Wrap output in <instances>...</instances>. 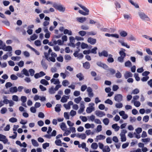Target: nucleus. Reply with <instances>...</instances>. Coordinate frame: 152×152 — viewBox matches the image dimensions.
<instances>
[{"instance_id":"f257e3e1","label":"nucleus","mask_w":152,"mask_h":152,"mask_svg":"<svg viewBox=\"0 0 152 152\" xmlns=\"http://www.w3.org/2000/svg\"><path fill=\"white\" fill-rule=\"evenodd\" d=\"M53 7L56 9L61 12H64L65 10V8L61 4H58L56 3L53 4Z\"/></svg>"},{"instance_id":"f03ea898","label":"nucleus","mask_w":152,"mask_h":152,"mask_svg":"<svg viewBox=\"0 0 152 152\" xmlns=\"http://www.w3.org/2000/svg\"><path fill=\"white\" fill-rule=\"evenodd\" d=\"M138 15L140 18L142 20L149 21V18L144 12H139L138 13Z\"/></svg>"},{"instance_id":"7ed1b4c3","label":"nucleus","mask_w":152,"mask_h":152,"mask_svg":"<svg viewBox=\"0 0 152 152\" xmlns=\"http://www.w3.org/2000/svg\"><path fill=\"white\" fill-rule=\"evenodd\" d=\"M96 64L102 68L106 70L108 69V66L106 64L102 63L101 61L97 62Z\"/></svg>"},{"instance_id":"20e7f679","label":"nucleus","mask_w":152,"mask_h":152,"mask_svg":"<svg viewBox=\"0 0 152 152\" xmlns=\"http://www.w3.org/2000/svg\"><path fill=\"white\" fill-rule=\"evenodd\" d=\"M114 99L115 101L120 102L122 100L123 96L121 94H117L115 96Z\"/></svg>"},{"instance_id":"39448f33","label":"nucleus","mask_w":152,"mask_h":152,"mask_svg":"<svg viewBox=\"0 0 152 152\" xmlns=\"http://www.w3.org/2000/svg\"><path fill=\"white\" fill-rule=\"evenodd\" d=\"M2 49L4 51H12V48L11 46H6L5 44H4L2 46Z\"/></svg>"},{"instance_id":"423d86ee","label":"nucleus","mask_w":152,"mask_h":152,"mask_svg":"<svg viewBox=\"0 0 152 152\" xmlns=\"http://www.w3.org/2000/svg\"><path fill=\"white\" fill-rule=\"evenodd\" d=\"M95 113L97 116L100 117H102L103 116L105 115V114L104 112L99 110H96L95 112Z\"/></svg>"},{"instance_id":"0eeeda50","label":"nucleus","mask_w":152,"mask_h":152,"mask_svg":"<svg viewBox=\"0 0 152 152\" xmlns=\"http://www.w3.org/2000/svg\"><path fill=\"white\" fill-rule=\"evenodd\" d=\"M99 57L104 56L105 57H107L108 56V52L105 50L102 51L101 52H99Z\"/></svg>"},{"instance_id":"6e6552de","label":"nucleus","mask_w":152,"mask_h":152,"mask_svg":"<svg viewBox=\"0 0 152 152\" xmlns=\"http://www.w3.org/2000/svg\"><path fill=\"white\" fill-rule=\"evenodd\" d=\"M45 59L43 58L41 61V64L43 68L45 69H46L48 67V65L45 62Z\"/></svg>"},{"instance_id":"1a4fd4ad","label":"nucleus","mask_w":152,"mask_h":152,"mask_svg":"<svg viewBox=\"0 0 152 152\" xmlns=\"http://www.w3.org/2000/svg\"><path fill=\"white\" fill-rule=\"evenodd\" d=\"M127 39L129 41H136L137 39L136 37L133 34H131L129 35L127 38Z\"/></svg>"},{"instance_id":"9d476101","label":"nucleus","mask_w":152,"mask_h":152,"mask_svg":"<svg viewBox=\"0 0 152 152\" xmlns=\"http://www.w3.org/2000/svg\"><path fill=\"white\" fill-rule=\"evenodd\" d=\"M133 74L130 72L126 71L124 74V77L126 79L129 77H132Z\"/></svg>"},{"instance_id":"9b49d317","label":"nucleus","mask_w":152,"mask_h":152,"mask_svg":"<svg viewBox=\"0 0 152 152\" xmlns=\"http://www.w3.org/2000/svg\"><path fill=\"white\" fill-rule=\"evenodd\" d=\"M121 50L119 52V53L120 54V56L125 58L126 56V53H125L126 50L124 48H121Z\"/></svg>"},{"instance_id":"f8f14e48","label":"nucleus","mask_w":152,"mask_h":152,"mask_svg":"<svg viewBox=\"0 0 152 152\" xmlns=\"http://www.w3.org/2000/svg\"><path fill=\"white\" fill-rule=\"evenodd\" d=\"M88 42L90 43L91 45H94L95 44L96 42V39H93L91 37H89L88 39Z\"/></svg>"},{"instance_id":"ddd939ff","label":"nucleus","mask_w":152,"mask_h":152,"mask_svg":"<svg viewBox=\"0 0 152 152\" xmlns=\"http://www.w3.org/2000/svg\"><path fill=\"white\" fill-rule=\"evenodd\" d=\"M119 32L120 36L123 37H126L128 34L124 30H119Z\"/></svg>"},{"instance_id":"4468645a","label":"nucleus","mask_w":152,"mask_h":152,"mask_svg":"<svg viewBox=\"0 0 152 152\" xmlns=\"http://www.w3.org/2000/svg\"><path fill=\"white\" fill-rule=\"evenodd\" d=\"M76 77L78 78L79 81H81L84 79V77L81 73H79L77 74Z\"/></svg>"},{"instance_id":"2eb2a0df","label":"nucleus","mask_w":152,"mask_h":152,"mask_svg":"<svg viewBox=\"0 0 152 152\" xmlns=\"http://www.w3.org/2000/svg\"><path fill=\"white\" fill-rule=\"evenodd\" d=\"M90 63L88 61H86L83 63V66L86 69H88L90 67Z\"/></svg>"},{"instance_id":"dca6fc26","label":"nucleus","mask_w":152,"mask_h":152,"mask_svg":"<svg viewBox=\"0 0 152 152\" xmlns=\"http://www.w3.org/2000/svg\"><path fill=\"white\" fill-rule=\"evenodd\" d=\"M105 138V136L100 134L96 136V139H95V141L98 142V140H104Z\"/></svg>"},{"instance_id":"f3484780","label":"nucleus","mask_w":152,"mask_h":152,"mask_svg":"<svg viewBox=\"0 0 152 152\" xmlns=\"http://www.w3.org/2000/svg\"><path fill=\"white\" fill-rule=\"evenodd\" d=\"M10 92L12 94L14 93H16L18 91V89L17 87L15 86L11 87L10 89Z\"/></svg>"},{"instance_id":"a211bd4d","label":"nucleus","mask_w":152,"mask_h":152,"mask_svg":"<svg viewBox=\"0 0 152 152\" xmlns=\"http://www.w3.org/2000/svg\"><path fill=\"white\" fill-rule=\"evenodd\" d=\"M86 18L85 17H78L77 18V20L80 23H83L86 20Z\"/></svg>"},{"instance_id":"6ab92c4d","label":"nucleus","mask_w":152,"mask_h":152,"mask_svg":"<svg viewBox=\"0 0 152 152\" xmlns=\"http://www.w3.org/2000/svg\"><path fill=\"white\" fill-rule=\"evenodd\" d=\"M50 81L51 83H53L54 84H59L60 83V82L58 79H56L55 78H53Z\"/></svg>"},{"instance_id":"aec40b11","label":"nucleus","mask_w":152,"mask_h":152,"mask_svg":"<svg viewBox=\"0 0 152 152\" xmlns=\"http://www.w3.org/2000/svg\"><path fill=\"white\" fill-rule=\"evenodd\" d=\"M112 128L115 129V131H118L120 129V127L118 126L117 124H115L112 125Z\"/></svg>"},{"instance_id":"412c9836","label":"nucleus","mask_w":152,"mask_h":152,"mask_svg":"<svg viewBox=\"0 0 152 152\" xmlns=\"http://www.w3.org/2000/svg\"><path fill=\"white\" fill-rule=\"evenodd\" d=\"M77 5L80 7L83 10H84L85 12L87 13H89V10L87 8H86L84 6L82 5L81 4H77Z\"/></svg>"},{"instance_id":"4be33fe9","label":"nucleus","mask_w":152,"mask_h":152,"mask_svg":"<svg viewBox=\"0 0 152 152\" xmlns=\"http://www.w3.org/2000/svg\"><path fill=\"white\" fill-rule=\"evenodd\" d=\"M64 33L65 34H68L69 35H72V31L71 30H69L67 29L64 30Z\"/></svg>"},{"instance_id":"5701e85b","label":"nucleus","mask_w":152,"mask_h":152,"mask_svg":"<svg viewBox=\"0 0 152 152\" xmlns=\"http://www.w3.org/2000/svg\"><path fill=\"white\" fill-rule=\"evenodd\" d=\"M132 102H133L134 103V105L137 107H139L141 104L140 103L139 101H135L133 100H132Z\"/></svg>"},{"instance_id":"b1692460","label":"nucleus","mask_w":152,"mask_h":152,"mask_svg":"<svg viewBox=\"0 0 152 152\" xmlns=\"http://www.w3.org/2000/svg\"><path fill=\"white\" fill-rule=\"evenodd\" d=\"M65 59L66 61V62H68L71 59V56L70 55L68 54L65 55L64 56Z\"/></svg>"},{"instance_id":"393cba45","label":"nucleus","mask_w":152,"mask_h":152,"mask_svg":"<svg viewBox=\"0 0 152 152\" xmlns=\"http://www.w3.org/2000/svg\"><path fill=\"white\" fill-rule=\"evenodd\" d=\"M28 70L25 68L23 69L22 71V72L23 73V74L25 75L26 76H29V74L28 72Z\"/></svg>"},{"instance_id":"a878e982","label":"nucleus","mask_w":152,"mask_h":152,"mask_svg":"<svg viewBox=\"0 0 152 152\" xmlns=\"http://www.w3.org/2000/svg\"><path fill=\"white\" fill-rule=\"evenodd\" d=\"M41 84L45 85H49V83L48 81L44 79H42L40 81Z\"/></svg>"},{"instance_id":"bb28decb","label":"nucleus","mask_w":152,"mask_h":152,"mask_svg":"<svg viewBox=\"0 0 152 152\" xmlns=\"http://www.w3.org/2000/svg\"><path fill=\"white\" fill-rule=\"evenodd\" d=\"M118 42L121 44L122 46H125L128 48H130V46L129 45H128L126 43H125L124 42L121 40H119L118 41Z\"/></svg>"},{"instance_id":"cd10ccee","label":"nucleus","mask_w":152,"mask_h":152,"mask_svg":"<svg viewBox=\"0 0 152 152\" xmlns=\"http://www.w3.org/2000/svg\"><path fill=\"white\" fill-rule=\"evenodd\" d=\"M55 144L57 146H62L61 141L60 140L58 139L55 141Z\"/></svg>"},{"instance_id":"c85d7f7f","label":"nucleus","mask_w":152,"mask_h":152,"mask_svg":"<svg viewBox=\"0 0 152 152\" xmlns=\"http://www.w3.org/2000/svg\"><path fill=\"white\" fill-rule=\"evenodd\" d=\"M32 145L34 146L37 147L39 145L37 142L35 140L32 139L31 140Z\"/></svg>"},{"instance_id":"c756f323","label":"nucleus","mask_w":152,"mask_h":152,"mask_svg":"<svg viewBox=\"0 0 152 152\" xmlns=\"http://www.w3.org/2000/svg\"><path fill=\"white\" fill-rule=\"evenodd\" d=\"M68 98V97L67 96H63L61 100V102L63 103H65L67 102V99Z\"/></svg>"},{"instance_id":"7c9ffc66","label":"nucleus","mask_w":152,"mask_h":152,"mask_svg":"<svg viewBox=\"0 0 152 152\" xmlns=\"http://www.w3.org/2000/svg\"><path fill=\"white\" fill-rule=\"evenodd\" d=\"M123 16L124 18L126 20H129L131 19V15L130 14H124Z\"/></svg>"},{"instance_id":"2f4dec72","label":"nucleus","mask_w":152,"mask_h":152,"mask_svg":"<svg viewBox=\"0 0 152 152\" xmlns=\"http://www.w3.org/2000/svg\"><path fill=\"white\" fill-rule=\"evenodd\" d=\"M115 76L117 78H120L122 77V74L120 72L117 71V73L115 74Z\"/></svg>"},{"instance_id":"473e14b6","label":"nucleus","mask_w":152,"mask_h":152,"mask_svg":"<svg viewBox=\"0 0 152 152\" xmlns=\"http://www.w3.org/2000/svg\"><path fill=\"white\" fill-rule=\"evenodd\" d=\"M60 128L62 130H64L66 128V126L65 123L62 122L60 125Z\"/></svg>"},{"instance_id":"72a5a7b5","label":"nucleus","mask_w":152,"mask_h":152,"mask_svg":"<svg viewBox=\"0 0 152 152\" xmlns=\"http://www.w3.org/2000/svg\"><path fill=\"white\" fill-rule=\"evenodd\" d=\"M110 151V149L108 145L105 146V148L103 149V152H109Z\"/></svg>"},{"instance_id":"f704fd0d","label":"nucleus","mask_w":152,"mask_h":152,"mask_svg":"<svg viewBox=\"0 0 152 152\" xmlns=\"http://www.w3.org/2000/svg\"><path fill=\"white\" fill-rule=\"evenodd\" d=\"M91 148L93 149H96L98 148V145L96 143H93L91 145Z\"/></svg>"},{"instance_id":"c9c22d12","label":"nucleus","mask_w":152,"mask_h":152,"mask_svg":"<svg viewBox=\"0 0 152 152\" xmlns=\"http://www.w3.org/2000/svg\"><path fill=\"white\" fill-rule=\"evenodd\" d=\"M82 99L81 96L75 98L74 99V102L77 104H78Z\"/></svg>"},{"instance_id":"e433bc0d","label":"nucleus","mask_w":152,"mask_h":152,"mask_svg":"<svg viewBox=\"0 0 152 152\" xmlns=\"http://www.w3.org/2000/svg\"><path fill=\"white\" fill-rule=\"evenodd\" d=\"M60 106L61 104H57L56 105V107H55V110L56 112H59L61 111V109L59 107Z\"/></svg>"},{"instance_id":"4c0bfd02","label":"nucleus","mask_w":152,"mask_h":152,"mask_svg":"<svg viewBox=\"0 0 152 152\" xmlns=\"http://www.w3.org/2000/svg\"><path fill=\"white\" fill-rule=\"evenodd\" d=\"M125 66L126 67H129L132 66V64L129 61H128L125 63Z\"/></svg>"},{"instance_id":"58836bf2","label":"nucleus","mask_w":152,"mask_h":152,"mask_svg":"<svg viewBox=\"0 0 152 152\" xmlns=\"http://www.w3.org/2000/svg\"><path fill=\"white\" fill-rule=\"evenodd\" d=\"M94 109V107L92 108L91 107H88L86 109V112L87 113H91L93 111V109Z\"/></svg>"},{"instance_id":"ea45409f","label":"nucleus","mask_w":152,"mask_h":152,"mask_svg":"<svg viewBox=\"0 0 152 152\" xmlns=\"http://www.w3.org/2000/svg\"><path fill=\"white\" fill-rule=\"evenodd\" d=\"M129 2L133 5H134L136 8H138L139 6L138 4L136 3H134L132 0H129Z\"/></svg>"},{"instance_id":"a19ab883","label":"nucleus","mask_w":152,"mask_h":152,"mask_svg":"<svg viewBox=\"0 0 152 152\" xmlns=\"http://www.w3.org/2000/svg\"><path fill=\"white\" fill-rule=\"evenodd\" d=\"M21 58L19 56H12L11 57V59L14 61H19Z\"/></svg>"},{"instance_id":"79ce46f5","label":"nucleus","mask_w":152,"mask_h":152,"mask_svg":"<svg viewBox=\"0 0 152 152\" xmlns=\"http://www.w3.org/2000/svg\"><path fill=\"white\" fill-rule=\"evenodd\" d=\"M103 122L105 125H107L109 123V120L107 118H105L103 120Z\"/></svg>"},{"instance_id":"37998d69","label":"nucleus","mask_w":152,"mask_h":152,"mask_svg":"<svg viewBox=\"0 0 152 152\" xmlns=\"http://www.w3.org/2000/svg\"><path fill=\"white\" fill-rule=\"evenodd\" d=\"M86 34V31H80L78 32L79 34L82 37L84 36Z\"/></svg>"},{"instance_id":"c03bdc74","label":"nucleus","mask_w":152,"mask_h":152,"mask_svg":"<svg viewBox=\"0 0 152 152\" xmlns=\"http://www.w3.org/2000/svg\"><path fill=\"white\" fill-rule=\"evenodd\" d=\"M124 58H125L124 57H121L120 56H119L118 58V61L121 63H122L124 61Z\"/></svg>"},{"instance_id":"a18cd8bd","label":"nucleus","mask_w":152,"mask_h":152,"mask_svg":"<svg viewBox=\"0 0 152 152\" xmlns=\"http://www.w3.org/2000/svg\"><path fill=\"white\" fill-rule=\"evenodd\" d=\"M97 50V48L96 47H95L94 48H93L90 50L91 53L96 54V50Z\"/></svg>"},{"instance_id":"49530a36","label":"nucleus","mask_w":152,"mask_h":152,"mask_svg":"<svg viewBox=\"0 0 152 152\" xmlns=\"http://www.w3.org/2000/svg\"><path fill=\"white\" fill-rule=\"evenodd\" d=\"M69 84V81L66 80H63L62 82V85L64 86H67Z\"/></svg>"},{"instance_id":"de8ad7c7","label":"nucleus","mask_w":152,"mask_h":152,"mask_svg":"<svg viewBox=\"0 0 152 152\" xmlns=\"http://www.w3.org/2000/svg\"><path fill=\"white\" fill-rule=\"evenodd\" d=\"M10 78L12 80H16L18 79V77L15 75L12 74L10 76Z\"/></svg>"},{"instance_id":"09e8293b","label":"nucleus","mask_w":152,"mask_h":152,"mask_svg":"<svg viewBox=\"0 0 152 152\" xmlns=\"http://www.w3.org/2000/svg\"><path fill=\"white\" fill-rule=\"evenodd\" d=\"M139 90L138 89L136 88L132 91V92L131 93V94H137L139 92Z\"/></svg>"},{"instance_id":"8fccbe9b","label":"nucleus","mask_w":152,"mask_h":152,"mask_svg":"<svg viewBox=\"0 0 152 152\" xmlns=\"http://www.w3.org/2000/svg\"><path fill=\"white\" fill-rule=\"evenodd\" d=\"M28 72L30 73V74L31 76H33L34 74L35 73L34 70L32 69H30L28 70Z\"/></svg>"},{"instance_id":"3c124183","label":"nucleus","mask_w":152,"mask_h":152,"mask_svg":"<svg viewBox=\"0 0 152 152\" xmlns=\"http://www.w3.org/2000/svg\"><path fill=\"white\" fill-rule=\"evenodd\" d=\"M88 47V45L87 44L83 42L81 44V48L82 49H84L87 48Z\"/></svg>"},{"instance_id":"603ef678","label":"nucleus","mask_w":152,"mask_h":152,"mask_svg":"<svg viewBox=\"0 0 152 152\" xmlns=\"http://www.w3.org/2000/svg\"><path fill=\"white\" fill-rule=\"evenodd\" d=\"M149 119V117L148 115H146L144 116L143 118V121L145 122H147Z\"/></svg>"},{"instance_id":"864d4df0","label":"nucleus","mask_w":152,"mask_h":152,"mask_svg":"<svg viewBox=\"0 0 152 152\" xmlns=\"http://www.w3.org/2000/svg\"><path fill=\"white\" fill-rule=\"evenodd\" d=\"M54 89L53 88V87H52L51 88L49 89V92L50 94H52L55 93Z\"/></svg>"},{"instance_id":"5fc2aeb1","label":"nucleus","mask_w":152,"mask_h":152,"mask_svg":"<svg viewBox=\"0 0 152 152\" xmlns=\"http://www.w3.org/2000/svg\"><path fill=\"white\" fill-rule=\"evenodd\" d=\"M37 35L35 34H34L31 37L30 39L31 40H34L37 39Z\"/></svg>"},{"instance_id":"6e6d98bb","label":"nucleus","mask_w":152,"mask_h":152,"mask_svg":"<svg viewBox=\"0 0 152 152\" xmlns=\"http://www.w3.org/2000/svg\"><path fill=\"white\" fill-rule=\"evenodd\" d=\"M9 121L10 122L12 123H14L16 122L17 121V119L15 118L12 117L9 120Z\"/></svg>"},{"instance_id":"4d7b16f0","label":"nucleus","mask_w":152,"mask_h":152,"mask_svg":"<svg viewBox=\"0 0 152 152\" xmlns=\"http://www.w3.org/2000/svg\"><path fill=\"white\" fill-rule=\"evenodd\" d=\"M105 103L109 104L110 105H112L113 104L112 101L109 99H108L104 101Z\"/></svg>"},{"instance_id":"13d9d810","label":"nucleus","mask_w":152,"mask_h":152,"mask_svg":"<svg viewBox=\"0 0 152 152\" xmlns=\"http://www.w3.org/2000/svg\"><path fill=\"white\" fill-rule=\"evenodd\" d=\"M34 44L37 46H39L41 45V42L40 40H37L35 41Z\"/></svg>"},{"instance_id":"bf43d9fd","label":"nucleus","mask_w":152,"mask_h":152,"mask_svg":"<svg viewBox=\"0 0 152 152\" xmlns=\"http://www.w3.org/2000/svg\"><path fill=\"white\" fill-rule=\"evenodd\" d=\"M27 98L26 96H22L21 97V100L23 103H25L26 101Z\"/></svg>"},{"instance_id":"052dcab7","label":"nucleus","mask_w":152,"mask_h":152,"mask_svg":"<svg viewBox=\"0 0 152 152\" xmlns=\"http://www.w3.org/2000/svg\"><path fill=\"white\" fill-rule=\"evenodd\" d=\"M80 118L81 119L83 122H86L87 120V118L86 116H80Z\"/></svg>"},{"instance_id":"680f3d73","label":"nucleus","mask_w":152,"mask_h":152,"mask_svg":"<svg viewBox=\"0 0 152 152\" xmlns=\"http://www.w3.org/2000/svg\"><path fill=\"white\" fill-rule=\"evenodd\" d=\"M12 86V83L10 82H8L5 85V86L6 88L11 87Z\"/></svg>"},{"instance_id":"e2e57ef3","label":"nucleus","mask_w":152,"mask_h":152,"mask_svg":"<svg viewBox=\"0 0 152 152\" xmlns=\"http://www.w3.org/2000/svg\"><path fill=\"white\" fill-rule=\"evenodd\" d=\"M109 70L111 74L112 75L114 74L116 72L115 70L113 69L110 68L109 69Z\"/></svg>"},{"instance_id":"0e129e2a","label":"nucleus","mask_w":152,"mask_h":152,"mask_svg":"<svg viewBox=\"0 0 152 152\" xmlns=\"http://www.w3.org/2000/svg\"><path fill=\"white\" fill-rule=\"evenodd\" d=\"M123 104L121 103H116L115 104V106L117 108H121L123 107Z\"/></svg>"},{"instance_id":"69168bd1","label":"nucleus","mask_w":152,"mask_h":152,"mask_svg":"<svg viewBox=\"0 0 152 152\" xmlns=\"http://www.w3.org/2000/svg\"><path fill=\"white\" fill-rule=\"evenodd\" d=\"M127 132V131L126 129H122L121 133L120 134V135L125 136V134Z\"/></svg>"},{"instance_id":"338daca9","label":"nucleus","mask_w":152,"mask_h":152,"mask_svg":"<svg viewBox=\"0 0 152 152\" xmlns=\"http://www.w3.org/2000/svg\"><path fill=\"white\" fill-rule=\"evenodd\" d=\"M49 143L46 142L42 144V147L44 149H46V148L49 147Z\"/></svg>"},{"instance_id":"774afa93","label":"nucleus","mask_w":152,"mask_h":152,"mask_svg":"<svg viewBox=\"0 0 152 152\" xmlns=\"http://www.w3.org/2000/svg\"><path fill=\"white\" fill-rule=\"evenodd\" d=\"M7 111V109L5 107H3L1 110V113L2 114H5Z\"/></svg>"}]
</instances>
